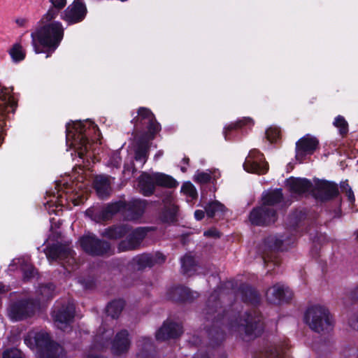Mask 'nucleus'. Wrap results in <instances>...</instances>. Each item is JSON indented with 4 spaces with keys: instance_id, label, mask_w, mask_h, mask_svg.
Segmentation results:
<instances>
[{
    "instance_id": "nucleus-1",
    "label": "nucleus",
    "mask_w": 358,
    "mask_h": 358,
    "mask_svg": "<svg viewBox=\"0 0 358 358\" xmlns=\"http://www.w3.org/2000/svg\"><path fill=\"white\" fill-rule=\"evenodd\" d=\"M221 288L217 287L208 297L203 315L206 322H210V327L206 324L212 344L218 345L224 339L223 328L229 332L244 331L245 338L252 340L260 336L264 331V322L262 315L256 310L245 311L242 315L238 311L236 303L229 309L220 305V296Z\"/></svg>"
},
{
    "instance_id": "nucleus-2",
    "label": "nucleus",
    "mask_w": 358,
    "mask_h": 358,
    "mask_svg": "<svg viewBox=\"0 0 358 358\" xmlns=\"http://www.w3.org/2000/svg\"><path fill=\"white\" fill-rule=\"evenodd\" d=\"M289 226L294 237L285 238L284 236H269L264 241V245L271 250H285L294 243L296 236L302 235L303 231L308 234L310 239L314 243H322L326 236L316 229L315 217L301 210H296L289 217Z\"/></svg>"
},
{
    "instance_id": "nucleus-3",
    "label": "nucleus",
    "mask_w": 358,
    "mask_h": 358,
    "mask_svg": "<svg viewBox=\"0 0 358 358\" xmlns=\"http://www.w3.org/2000/svg\"><path fill=\"white\" fill-rule=\"evenodd\" d=\"M147 203H110L106 207L94 205L87 209L85 214L95 222L108 220L120 212L127 220L135 221L143 215Z\"/></svg>"
},
{
    "instance_id": "nucleus-4",
    "label": "nucleus",
    "mask_w": 358,
    "mask_h": 358,
    "mask_svg": "<svg viewBox=\"0 0 358 358\" xmlns=\"http://www.w3.org/2000/svg\"><path fill=\"white\" fill-rule=\"evenodd\" d=\"M113 333V328L108 327L106 321L103 322L94 338V348L101 350L110 344L113 355H120L127 353L131 345L129 332L125 329L121 330L111 340Z\"/></svg>"
},
{
    "instance_id": "nucleus-5",
    "label": "nucleus",
    "mask_w": 358,
    "mask_h": 358,
    "mask_svg": "<svg viewBox=\"0 0 358 358\" xmlns=\"http://www.w3.org/2000/svg\"><path fill=\"white\" fill-rule=\"evenodd\" d=\"M24 341L30 349L36 350L38 358H65L64 348L45 331H29Z\"/></svg>"
},
{
    "instance_id": "nucleus-6",
    "label": "nucleus",
    "mask_w": 358,
    "mask_h": 358,
    "mask_svg": "<svg viewBox=\"0 0 358 358\" xmlns=\"http://www.w3.org/2000/svg\"><path fill=\"white\" fill-rule=\"evenodd\" d=\"M64 32V27L59 22L43 24L37 32L31 34L35 52L38 54L42 52L36 45V39L41 45L48 48L51 52H54L63 39Z\"/></svg>"
},
{
    "instance_id": "nucleus-7",
    "label": "nucleus",
    "mask_w": 358,
    "mask_h": 358,
    "mask_svg": "<svg viewBox=\"0 0 358 358\" xmlns=\"http://www.w3.org/2000/svg\"><path fill=\"white\" fill-rule=\"evenodd\" d=\"M303 320L311 330L318 334L329 332L334 324L329 310L320 305L308 307L304 313Z\"/></svg>"
},
{
    "instance_id": "nucleus-8",
    "label": "nucleus",
    "mask_w": 358,
    "mask_h": 358,
    "mask_svg": "<svg viewBox=\"0 0 358 358\" xmlns=\"http://www.w3.org/2000/svg\"><path fill=\"white\" fill-rule=\"evenodd\" d=\"M15 292L10 294V300L7 307V315L12 322L26 320L34 315L38 309L33 298H22L13 300Z\"/></svg>"
},
{
    "instance_id": "nucleus-9",
    "label": "nucleus",
    "mask_w": 358,
    "mask_h": 358,
    "mask_svg": "<svg viewBox=\"0 0 358 358\" xmlns=\"http://www.w3.org/2000/svg\"><path fill=\"white\" fill-rule=\"evenodd\" d=\"M44 252L50 264L54 262H58L69 273L76 269L74 252L68 246L59 243H52L47 245Z\"/></svg>"
},
{
    "instance_id": "nucleus-10",
    "label": "nucleus",
    "mask_w": 358,
    "mask_h": 358,
    "mask_svg": "<svg viewBox=\"0 0 358 358\" xmlns=\"http://www.w3.org/2000/svg\"><path fill=\"white\" fill-rule=\"evenodd\" d=\"M75 304L72 300L57 301L52 311L55 326L63 331L71 330V323L75 316Z\"/></svg>"
},
{
    "instance_id": "nucleus-11",
    "label": "nucleus",
    "mask_w": 358,
    "mask_h": 358,
    "mask_svg": "<svg viewBox=\"0 0 358 358\" xmlns=\"http://www.w3.org/2000/svg\"><path fill=\"white\" fill-rule=\"evenodd\" d=\"M275 203H262L254 208L249 216L250 222L257 226H266L274 223L277 220Z\"/></svg>"
},
{
    "instance_id": "nucleus-12",
    "label": "nucleus",
    "mask_w": 358,
    "mask_h": 358,
    "mask_svg": "<svg viewBox=\"0 0 358 358\" xmlns=\"http://www.w3.org/2000/svg\"><path fill=\"white\" fill-rule=\"evenodd\" d=\"M82 249L92 256H101L107 254L110 250L108 242L98 238L94 234L89 233L79 239Z\"/></svg>"
},
{
    "instance_id": "nucleus-13",
    "label": "nucleus",
    "mask_w": 358,
    "mask_h": 358,
    "mask_svg": "<svg viewBox=\"0 0 358 358\" xmlns=\"http://www.w3.org/2000/svg\"><path fill=\"white\" fill-rule=\"evenodd\" d=\"M132 122L136 129L145 126L148 131L143 135H150V138H154L155 134L160 129V126L157 122L154 114L150 109L145 107L138 108V115L133 119Z\"/></svg>"
},
{
    "instance_id": "nucleus-14",
    "label": "nucleus",
    "mask_w": 358,
    "mask_h": 358,
    "mask_svg": "<svg viewBox=\"0 0 358 358\" xmlns=\"http://www.w3.org/2000/svg\"><path fill=\"white\" fill-rule=\"evenodd\" d=\"M339 194L338 185L332 181L314 179L312 196L315 199L331 200Z\"/></svg>"
},
{
    "instance_id": "nucleus-15",
    "label": "nucleus",
    "mask_w": 358,
    "mask_h": 358,
    "mask_svg": "<svg viewBox=\"0 0 358 358\" xmlns=\"http://www.w3.org/2000/svg\"><path fill=\"white\" fill-rule=\"evenodd\" d=\"M292 296V291L286 285L281 282L273 285L266 292L267 301L276 305L289 301Z\"/></svg>"
},
{
    "instance_id": "nucleus-16",
    "label": "nucleus",
    "mask_w": 358,
    "mask_h": 358,
    "mask_svg": "<svg viewBox=\"0 0 358 358\" xmlns=\"http://www.w3.org/2000/svg\"><path fill=\"white\" fill-rule=\"evenodd\" d=\"M244 169L249 172L257 174H264L268 169V165L264 161L263 155L257 150L250 152L243 164Z\"/></svg>"
},
{
    "instance_id": "nucleus-17",
    "label": "nucleus",
    "mask_w": 358,
    "mask_h": 358,
    "mask_svg": "<svg viewBox=\"0 0 358 358\" xmlns=\"http://www.w3.org/2000/svg\"><path fill=\"white\" fill-rule=\"evenodd\" d=\"M18 268L22 273L24 281H29L36 275V271L30 263L29 257H21L13 259L8 266V270L14 271Z\"/></svg>"
},
{
    "instance_id": "nucleus-18",
    "label": "nucleus",
    "mask_w": 358,
    "mask_h": 358,
    "mask_svg": "<svg viewBox=\"0 0 358 358\" xmlns=\"http://www.w3.org/2000/svg\"><path fill=\"white\" fill-rule=\"evenodd\" d=\"M182 334V327L180 324L166 320L156 332L157 341H165L169 338L179 337Z\"/></svg>"
},
{
    "instance_id": "nucleus-19",
    "label": "nucleus",
    "mask_w": 358,
    "mask_h": 358,
    "mask_svg": "<svg viewBox=\"0 0 358 358\" xmlns=\"http://www.w3.org/2000/svg\"><path fill=\"white\" fill-rule=\"evenodd\" d=\"M199 294L183 286H175L168 289L166 298L174 301H191L197 298Z\"/></svg>"
},
{
    "instance_id": "nucleus-20",
    "label": "nucleus",
    "mask_w": 358,
    "mask_h": 358,
    "mask_svg": "<svg viewBox=\"0 0 358 358\" xmlns=\"http://www.w3.org/2000/svg\"><path fill=\"white\" fill-rule=\"evenodd\" d=\"M85 14L86 8L85 5L80 1L75 0L65 10L63 19L71 24L76 23L83 20Z\"/></svg>"
},
{
    "instance_id": "nucleus-21",
    "label": "nucleus",
    "mask_w": 358,
    "mask_h": 358,
    "mask_svg": "<svg viewBox=\"0 0 358 358\" xmlns=\"http://www.w3.org/2000/svg\"><path fill=\"white\" fill-rule=\"evenodd\" d=\"M286 184L292 193L303 194L308 192L312 195L313 182L306 178L291 177L286 180Z\"/></svg>"
},
{
    "instance_id": "nucleus-22",
    "label": "nucleus",
    "mask_w": 358,
    "mask_h": 358,
    "mask_svg": "<svg viewBox=\"0 0 358 358\" xmlns=\"http://www.w3.org/2000/svg\"><path fill=\"white\" fill-rule=\"evenodd\" d=\"M319 144L318 140L310 136H306L299 139L296 143V157L313 154Z\"/></svg>"
},
{
    "instance_id": "nucleus-23",
    "label": "nucleus",
    "mask_w": 358,
    "mask_h": 358,
    "mask_svg": "<svg viewBox=\"0 0 358 358\" xmlns=\"http://www.w3.org/2000/svg\"><path fill=\"white\" fill-rule=\"evenodd\" d=\"M114 180V178L105 175L96 176L94 178V187L100 199H104L110 194L111 185Z\"/></svg>"
},
{
    "instance_id": "nucleus-24",
    "label": "nucleus",
    "mask_w": 358,
    "mask_h": 358,
    "mask_svg": "<svg viewBox=\"0 0 358 358\" xmlns=\"http://www.w3.org/2000/svg\"><path fill=\"white\" fill-rule=\"evenodd\" d=\"M153 138H150V135H142L137 141L135 148L136 161L141 162L144 164L148 157L150 150V141Z\"/></svg>"
},
{
    "instance_id": "nucleus-25",
    "label": "nucleus",
    "mask_w": 358,
    "mask_h": 358,
    "mask_svg": "<svg viewBox=\"0 0 358 358\" xmlns=\"http://www.w3.org/2000/svg\"><path fill=\"white\" fill-rule=\"evenodd\" d=\"M36 299L35 303L39 308L44 303L53 298L55 294V286L50 282L40 285L36 291Z\"/></svg>"
},
{
    "instance_id": "nucleus-26",
    "label": "nucleus",
    "mask_w": 358,
    "mask_h": 358,
    "mask_svg": "<svg viewBox=\"0 0 358 358\" xmlns=\"http://www.w3.org/2000/svg\"><path fill=\"white\" fill-rule=\"evenodd\" d=\"M242 300L252 306H256L260 303L261 298L258 292L248 285L243 284L238 289Z\"/></svg>"
},
{
    "instance_id": "nucleus-27",
    "label": "nucleus",
    "mask_w": 358,
    "mask_h": 358,
    "mask_svg": "<svg viewBox=\"0 0 358 358\" xmlns=\"http://www.w3.org/2000/svg\"><path fill=\"white\" fill-rule=\"evenodd\" d=\"M137 357L138 358H152L154 345L150 337L142 336L137 341Z\"/></svg>"
},
{
    "instance_id": "nucleus-28",
    "label": "nucleus",
    "mask_w": 358,
    "mask_h": 358,
    "mask_svg": "<svg viewBox=\"0 0 358 358\" xmlns=\"http://www.w3.org/2000/svg\"><path fill=\"white\" fill-rule=\"evenodd\" d=\"M159 218L163 223H174L177 221L178 207L174 203H165Z\"/></svg>"
},
{
    "instance_id": "nucleus-29",
    "label": "nucleus",
    "mask_w": 358,
    "mask_h": 358,
    "mask_svg": "<svg viewBox=\"0 0 358 358\" xmlns=\"http://www.w3.org/2000/svg\"><path fill=\"white\" fill-rule=\"evenodd\" d=\"M152 255L143 253L135 256L129 262V266L134 270L143 271L152 266Z\"/></svg>"
},
{
    "instance_id": "nucleus-30",
    "label": "nucleus",
    "mask_w": 358,
    "mask_h": 358,
    "mask_svg": "<svg viewBox=\"0 0 358 358\" xmlns=\"http://www.w3.org/2000/svg\"><path fill=\"white\" fill-rule=\"evenodd\" d=\"M156 184L152 178V174L143 173L138 180L140 191L145 196L151 195L155 190Z\"/></svg>"
},
{
    "instance_id": "nucleus-31",
    "label": "nucleus",
    "mask_w": 358,
    "mask_h": 358,
    "mask_svg": "<svg viewBox=\"0 0 358 358\" xmlns=\"http://www.w3.org/2000/svg\"><path fill=\"white\" fill-rule=\"evenodd\" d=\"M130 230L131 227L128 224H118L106 229L103 235L111 239H118L127 234Z\"/></svg>"
},
{
    "instance_id": "nucleus-32",
    "label": "nucleus",
    "mask_w": 358,
    "mask_h": 358,
    "mask_svg": "<svg viewBox=\"0 0 358 358\" xmlns=\"http://www.w3.org/2000/svg\"><path fill=\"white\" fill-rule=\"evenodd\" d=\"M80 134H78L75 138L73 145L77 150L79 157H84L85 155L88 152L91 144L85 134H82L83 129H80Z\"/></svg>"
},
{
    "instance_id": "nucleus-33",
    "label": "nucleus",
    "mask_w": 358,
    "mask_h": 358,
    "mask_svg": "<svg viewBox=\"0 0 358 358\" xmlns=\"http://www.w3.org/2000/svg\"><path fill=\"white\" fill-rule=\"evenodd\" d=\"M220 176V172L214 171H197L194 175L193 180L199 184L203 185L208 182L214 183V182Z\"/></svg>"
},
{
    "instance_id": "nucleus-34",
    "label": "nucleus",
    "mask_w": 358,
    "mask_h": 358,
    "mask_svg": "<svg viewBox=\"0 0 358 358\" xmlns=\"http://www.w3.org/2000/svg\"><path fill=\"white\" fill-rule=\"evenodd\" d=\"M180 263L183 274L190 276L197 271L198 266L192 256L185 255L180 259Z\"/></svg>"
},
{
    "instance_id": "nucleus-35",
    "label": "nucleus",
    "mask_w": 358,
    "mask_h": 358,
    "mask_svg": "<svg viewBox=\"0 0 358 358\" xmlns=\"http://www.w3.org/2000/svg\"><path fill=\"white\" fill-rule=\"evenodd\" d=\"M152 178L155 184L159 186L172 188L178 184L173 177L162 173H152Z\"/></svg>"
},
{
    "instance_id": "nucleus-36",
    "label": "nucleus",
    "mask_w": 358,
    "mask_h": 358,
    "mask_svg": "<svg viewBox=\"0 0 358 358\" xmlns=\"http://www.w3.org/2000/svg\"><path fill=\"white\" fill-rule=\"evenodd\" d=\"M124 306V301L122 299L113 300L108 303L106 308L107 317H110L113 320L117 318Z\"/></svg>"
},
{
    "instance_id": "nucleus-37",
    "label": "nucleus",
    "mask_w": 358,
    "mask_h": 358,
    "mask_svg": "<svg viewBox=\"0 0 358 358\" xmlns=\"http://www.w3.org/2000/svg\"><path fill=\"white\" fill-rule=\"evenodd\" d=\"M150 230V228L149 227H137L129 234L128 236L130 238L136 248H138Z\"/></svg>"
},
{
    "instance_id": "nucleus-38",
    "label": "nucleus",
    "mask_w": 358,
    "mask_h": 358,
    "mask_svg": "<svg viewBox=\"0 0 358 358\" xmlns=\"http://www.w3.org/2000/svg\"><path fill=\"white\" fill-rule=\"evenodd\" d=\"M282 199L283 194L280 188L268 189L262 194V201H281Z\"/></svg>"
},
{
    "instance_id": "nucleus-39",
    "label": "nucleus",
    "mask_w": 358,
    "mask_h": 358,
    "mask_svg": "<svg viewBox=\"0 0 358 358\" xmlns=\"http://www.w3.org/2000/svg\"><path fill=\"white\" fill-rule=\"evenodd\" d=\"M205 212L208 217L220 216L225 210L226 208L222 203H206Z\"/></svg>"
},
{
    "instance_id": "nucleus-40",
    "label": "nucleus",
    "mask_w": 358,
    "mask_h": 358,
    "mask_svg": "<svg viewBox=\"0 0 358 358\" xmlns=\"http://www.w3.org/2000/svg\"><path fill=\"white\" fill-rule=\"evenodd\" d=\"M334 125L339 129V133L341 135L345 136L348 134V124L343 116L338 115L335 118Z\"/></svg>"
},
{
    "instance_id": "nucleus-41",
    "label": "nucleus",
    "mask_w": 358,
    "mask_h": 358,
    "mask_svg": "<svg viewBox=\"0 0 358 358\" xmlns=\"http://www.w3.org/2000/svg\"><path fill=\"white\" fill-rule=\"evenodd\" d=\"M181 192L192 199H196L198 195L196 187L190 182L183 183L181 187Z\"/></svg>"
},
{
    "instance_id": "nucleus-42",
    "label": "nucleus",
    "mask_w": 358,
    "mask_h": 358,
    "mask_svg": "<svg viewBox=\"0 0 358 358\" xmlns=\"http://www.w3.org/2000/svg\"><path fill=\"white\" fill-rule=\"evenodd\" d=\"M10 55L12 59L15 62H20L24 59L25 53L22 50V48L19 44H15L10 50Z\"/></svg>"
},
{
    "instance_id": "nucleus-43",
    "label": "nucleus",
    "mask_w": 358,
    "mask_h": 358,
    "mask_svg": "<svg viewBox=\"0 0 358 358\" xmlns=\"http://www.w3.org/2000/svg\"><path fill=\"white\" fill-rule=\"evenodd\" d=\"M137 249L129 236L121 241L117 245L119 252H127Z\"/></svg>"
},
{
    "instance_id": "nucleus-44",
    "label": "nucleus",
    "mask_w": 358,
    "mask_h": 358,
    "mask_svg": "<svg viewBox=\"0 0 358 358\" xmlns=\"http://www.w3.org/2000/svg\"><path fill=\"white\" fill-rule=\"evenodd\" d=\"M252 124V120L251 118H250V117H243V119L236 122L235 123L229 124L226 128V130L224 131L225 138H227L226 133H227V130L231 131L232 129H238V128H241L244 125H248V124Z\"/></svg>"
},
{
    "instance_id": "nucleus-45",
    "label": "nucleus",
    "mask_w": 358,
    "mask_h": 358,
    "mask_svg": "<svg viewBox=\"0 0 358 358\" xmlns=\"http://www.w3.org/2000/svg\"><path fill=\"white\" fill-rule=\"evenodd\" d=\"M59 10H60L53 6L50 8L48 12L42 17V22L44 24L47 23H52V20H54L59 15Z\"/></svg>"
},
{
    "instance_id": "nucleus-46",
    "label": "nucleus",
    "mask_w": 358,
    "mask_h": 358,
    "mask_svg": "<svg viewBox=\"0 0 358 358\" xmlns=\"http://www.w3.org/2000/svg\"><path fill=\"white\" fill-rule=\"evenodd\" d=\"M91 127H92L93 130H95L96 129V126L94 125L93 122L86 121L85 122L78 123L76 127V129L78 132V134H80V129H83L82 134H85L87 136L90 134L89 132H90V129Z\"/></svg>"
},
{
    "instance_id": "nucleus-47",
    "label": "nucleus",
    "mask_w": 358,
    "mask_h": 358,
    "mask_svg": "<svg viewBox=\"0 0 358 358\" xmlns=\"http://www.w3.org/2000/svg\"><path fill=\"white\" fill-rule=\"evenodd\" d=\"M3 358H24V357L20 350L15 348H10L3 351Z\"/></svg>"
},
{
    "instance_id": "nucleus-48",
    "label": "nucleus",
    "mask_w": 358,
    "mask_h": 358,
    "mask_svg": "<svg viewBox=\"0 0 358 358\" xmlns=\"http://www.w3.org/2000/svg\"><path fill=\"white\" fill-rule=\"evenodd\" d=\"M341 192L345 194L347 199L350 201H355V197L352 188L347 182H342L340 185Z\"/></svg>"
},
{
    "instance_id": "nucleus-49",
    "label": "nucleus",
    "mask_w": 358,
    "mask_h": 358,
    "mask_svg": "<svg viewBox=\"0 0 358 358\" xmlns=\"http://www.w3.org/2000/svg\"><path fill=\"white\" fill-rule=\"evenodd\" d=\"M44 206L49 214L59 215V212L62 211V205L59 203H44Z\"/></svg>"
},
{
    "instance_id": "nucleus-50",
    "label": "nucleus",
    "mask_w": 358,
    "mask_h": 358,
    "mask_svg": "<svg viewBox=\"0 0 358 358\" xmlns=\"http://www.w3.org/2000/svg\"><path fill=\"white\" fill-rule=\"evenodd\" d=\"M280 136V130L276 127H270L266 131V137L270 142L276 141Z\"/></svg>"
},
{
    "instance_id": "nucleus-51",
    "label": "nucleus",
    "mask_w": 358,
    "mask_h": 358,
    "mask_svg": "<svg viewBox=\"0 0 358 358\" xmlns=\"http://www.w3.org/2000/svg\"><path fill=\"white\" fill-rule=\"evenodd\" d=\"M152 255V266H154L156 264H162L166 260V257L164 254L157 252L155 254Z\"/></svg>"
},
{
    "instance_id": "nucleus-52",
    "label": "nucleus",
    "mask_w": 358,
    "mask_h": 358,
    "mask_svg": "<svg viewBox=\"0 0 358 358\" xmlns=\"http://www.w3.org/2000/svg\"><path fill=\"white\" fill-rule=\"evenodd\" d=\"M344 358H358V350L354 348H348L344 350Z\"/></svg>"
},
{
    "instance_id": "nucleus-53",
    "label": "nucleus",
    "mask_w": 358,
    "mask_h": 358,
    "mask_svg": "<svg viewBox=\"0 0 358 358\" xmlns=\"http://www.w3.org/2000/svg\"><path fill=\"white\" fill-rule=\"evenodd\" d=\"M52 6L62 10L66 3V0H50Z\"/></svg>"
},
{
    "instance_id": "nucleus-54",
    "label": "nucleus",
    "mask_w": 358,
    "mask_h": 358,
    "mask_svg": "<svg viewBox=\"0 0 358 358\" xmlns=\"http://www.w3.org/2000/svg\"><path fill=\"white\" fill-rule=\"evenodd\" d=\"M348 323L353 329L358 331V314L350 317Z\"/></svg>"
},
{
    "instance_id": "nucleus-55",
    "label": "nucleus",
    "mask_w": 358,
    "mask_h": 358,
    "mask_svg": "<svg viewBox=\"0 0 358 358\" xmlns=\"http://www.w3.org/2000/svg\"><path fill=\"white\" fill-rule=\"evenodd\" d=\"M203 235L207 237H220V232L216 229H210L204 231Z\"/></svg>"
},
{
    "instance_id": "nucleus-56",
    "label": "nucleus",
    "mask_w": 358,
    "mask_h": 358,
    "mask_svg": "<svg viewBox=\"0 0 358 358\" xmlns=\"http://www.w3.org/2000/svg\"><path fill=\"white\" fill-rule=\"evenodd\" d=\"M350 298L353 300H358V285L354 287L350 292Z\"/></svg>"
},
{
    "instance_id": "nucleus-57",
    "label": "nucleus",
    "mask_w": 358,
    "mask_h": 358,
    "mask_svg": "<svg viewBox=\"0 0 358 358\" xmlns=\"http://www.w3.org/2000/svg\"><path fill=\"white\" fill-rule=\"evenodd\" d=\"M204 215H205V212L203 210H196L194 212V217L197 220H202L203 218V217H204Z\"/></svg>"
},
{
    "instance_id": "nucleus-58",
    "label": "nucleus",
    "mask_w": 358,
    "mask_h": 358,
    "mask_svg": "<svg viewBox=\"0 0 358 358\" xmlns=\"http://www.w3.org/2000/svg\"><path fill=\"white\" fill-rule=\"evenodd\" d=\"M192 358H209V355L207 353L198 352L194 355Z\"/></svg>"
},
{
    "instance_id": "nucleus-59",
    "label": "nucleus",
    "mask_w": 358,
    "mask_h": 358,
    "mask_svg": "<svg viewBox=\"0 0 358 358\" xmlns=\"http://www.w3.org/2000/svg\"><path fill=\"white\" fill-rule=\"evenodd\" d=\"M26 22H27V20L25 19H23V18H20V19H17L16 20V23L20 27H24L25 25Z\"/></svg>"
},
{
    "instance_id": "nucleus-60",
    "label": "nucleus",
    "mask_w": 358,
    "mask_h": 358,
    "mask_svg": "<svg viewBox=\"0 0 358 358\" xmlns=\"http://www.w3.org/2000/svg\"><path fill=\"white\" fill-rule=\"evenodd\" d=\"M262 259L263 262H264V264H266L267 262H268L270 260L272 262L273 261L271 257H269L268 256H266L264 255H262Z\"/></svg>"
},
{
    "instance_id": "nucleus-61",
    "label": "nucleus",
    "mask_w": 358,
    "mask_h": 358,
    "mask_svg": "<svg viewBox=\"0 0 358 358\" xmlns=\"http://www.w3.org/2000/svg\"><path fill=\"white\" fill-rule=\"evenodd\" d=\"M53 196L57 199H63L62 194H60L59 191L57 192V194H54Z\"/></svg>"
},
{
    "instance_id": "nucleus-62",
    "label": "nucleus",
    "mask_w": 358,
    "mask_h": 358,
    "mask_svg": "<svg viewBox=\"0 0 358 358\" xmlns=\"http://www.w3.org/2000/svg\"><path fill=\"white\" fill-rule=\"evenodd\" d=\"M163 155V152L162 150H159L157 152V153L155 155V159H157L159 157H160L161 156H162Z\"/></svg>"
},
{
    "instance_id": "nucleus-63",
    "label": "nucleus",
    "mask_w": 358,
    "mask_h": 358,
    "mask_svg": "<svg viewBox=\"0 0 358 358\" xmlns=\"http://www.w3.org/2000/svg\"><path fill=\"white\" fill-rule=\"evenodd\" d=\"M87 358H104V357L97 356V355H88Z\"/></svg>"
},
{
    "instance_id": "nucleus-64",
    "label": "nucleus",
    "mask_w": 358,
    "mask_h": 358,
    "mask_svg": "<svg viewBox=\"0 0 358 358\" xmlns=\"http://www.w3.org/2000/svg\"><path fill=\"white\" fill-rule=\"evenodd\" d=\"M210 278H212L213 279L215 280L217 282L220 281L219 279H217V275H211Z\"/></svg>"
}]
</instances>
